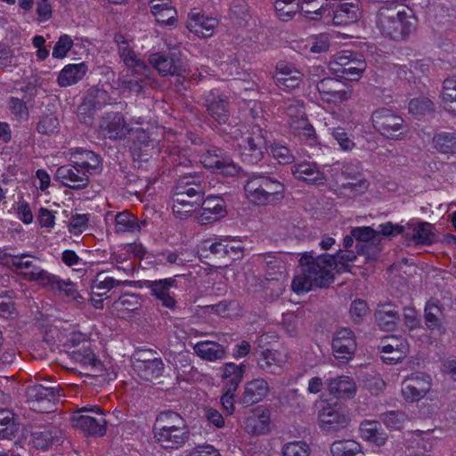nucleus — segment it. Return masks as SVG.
Segmentation results:
<instances>
[{
  "mask_svg": "<svg viewBox=\"0 0 456 456\" xmlns=\"http://www.w3.org/2000/svg\"><path fill=\"white\" fill-rule=\"evenodd\" d=\"M137 370L139 376L142 379L151 381L162 376L164 363L159 357L142 359L138 361Z\"/></svg>",
  "mask_w": 456,
  "mask_h": 456,
  "instance_id": "obj_39",
  "label": "nucleus"
},
{
  "mask_svg": "<svg viewBox=\"0 0 456 456\" xmlns=\"http://www.w3.org/2000/svg\"><path fill=\"white\" fill-rule=\"evenodd\" d=\"M74 42L70 36L62 34L55 43L52 55L55 59H63L67 56L68 53L71 50Z\"/></svg>",
  "mask_w": 456,
  "mask_h": 456,
  "instance_id": "obj_61",
  "label": "nucleus"
},
{
  "mask_svg": "<svg viewBox=\"0 0 456 456\" xmlns=\"http://www.w3.org/2000/svg\"><path fill=\"white\" fill-rule=\"evenodd\" d=\"M59 119L53 115H44L40 118L37 130L41 134L49 135L58 131Z\"/></svg>",
  "mask_w": 456,
  "mask_h": 456,
  "instance_id": "obj_63",
  "label": "nucleus"
},
{
  "mask_svg": "<svg viewBox=\"0 0 456 456\" xmlns=\"http://www.w3.org/2000/svg\"><path fill=\"white\" fill-rule=\"evenodd\" d=\"M330 133L343 151H350L355 147L351 135L341 126L330 128Z\"/></svg>",
  "mask_w": 456,
  "mask_h": 456,
  "instance_id": "obj_59",
  "label": "nucleus"
},
{
  "mask_svg": "<svg viewBox=\"0 0 456 456\" xmlns=\"http://www.w3.org/2000/svg\"><path fill=\"white\" fill-rule=\"evenodd\" d=\"M334 357L340 362L351 360L355 353L356 339L354 333L348 328H342L335 333L332 339Z\"/></svg>",
  "mask_w": 456,
  "mask_h": 456,
  "instance_id": "obj_18",
  "label": "nucleus"
},
{
  "mask_svg": "<svg viewBox=\"0 0 456 456\" xmlns=\"http://www.w3.org/2000/svg\"><path fill=\"white\" fill-rule=\"evenodd\" d=\"M270 152L273 158L276 159L279 164L286 165L292 163L294 160V156L290 150L283 144L273 142L270 146Z\"/></svg>",
  "mask_w": 456,
  "mask_h": 456,
  "instance_id": "obj_62",
  "label": "nucleus"
},
{
  "mask_svg": "<svg viewBox=\"0 0 456 456\" xmlns=\"http://www.w3.org/2000/svg\"><path fill=\"white\" fill-rule=\"evenodd\" d=\"M407 419V415L401 411H388L380 415V419L384 425L394 430H401Z\"/></svg>",
  "mask_w": 456,
  "mask_h": 456,
  "instance_id": "obj_58",
  "label": "nucleus"
},
{
  "mask_svg": "<svg viewBox=\"0 0 456 456\" xmlns=\"http://www.w3.org/2000/svg\"><path fill=\"white\" fill-rule=\"evenodd\" d=\"M42 284L60 292L67 301L77 300L80 297L74 282L69 280H62L60 276L50 273Z\"/></svg>",
  "mask_w": 456,
  "mask_h": 456,
  "instance_id": "obj_33",
  "label": "nucleus"
},
{
  "mask_svg": "<svg viewBox=\"0 0 456 456\" xmlns=\"http://www.w3.org/2000/svg\"><path fill=\"white\" fill-rule=\"evenodd\" d=\"M18 432L13 413L8 410H0V438L12 439Z\"/></svg>",
  "mask_w": 456,
  "mask_h": 456,
  "instance_id": "obj_53",
  "label": "nucleus"
},
{
  "mask_svg": "<svg viewBox=\"0 0 456 456\" xmlns=\"http://www.w3.org/2000/svg\"><path fill=\"white\" fill-rule=\"evenodd\" d=\"M151 11L160 26L175 27L176 25L177 12L172 5L171 0H151Z\"/></svg>",
  "mask_w": 456,
  "mask_h": 456,
  "instance_id": "obj_27",
  "label": "nucleus"
},
{
  "mask_svg": "<svg viewBox=\"0 0 456 456\" xmlns=\"http://www.w3.org/2000/svg\"><path fill=\"white\" fill-rule=\"evenodd\" d=\"M282 109L291 123L300 124L301 119L307 118L305 102L301 99L289 98L283 102Z\"/></svg>",
  "mask_w": 456,
  "mask_h": 456,
  "instance_id": "obj_48",
  "label": "nucleus"
},
{
  "mask_svg": "<svg viewBox=\"0 0 456 456\" xmlns=\"http://www.w3.org/2000/svg\"><path fill=\"white\" fill-rule=\"evenodd\" d=\"M245 369L246 365L244 363H224L221 367V376L224 383V389H230L232 392H236L243 379Z\"/></svg>",
  "mask_w": 456,
  "mask_h": 456,
  "instance_id": "obj_36",
  "label": "nucleus"
},
{
  "mask_svg": "<svg viewBox=\"0 0 456 456\" xmlns=\"http://www.w3.org/2000/svg\"><path fill=\"white\" fill-rule=\"evenodd\" d=\"M229 102L227 97L218 89H212L206 96L208 113L219 124L224 125L221 129L225 140L236 142L240 159L249 165H256L268 150L267 132L258 125L244 126L236 123L226 124L229 118Z\"/></svg>",
  "mask_w": 456,
  "mask_h": 456,
  "instance_id": "obj_1",
  "label": "nucleus"
},
{
  "mask_svg": "<svg viewBox=\"0 0 456 456\" xmlns=\"http://www.w3.org/2000/svg\"><path fill=\"white\" fill-rule=\"evenodd\" d=\"M375 319L379 327L386 331H392L397 326L398 312L390 304L379 305L375 312Z\"/></svg>",
  "mask_w": 456,
  "mask_h": 456,
  "instance_id": "obj_40",
  "label": "nucleus"
},
{
  "mask_svg": "<svg viewBox=\"0 0 456 456\" xmlns=\"http://www.w3.org/2000/svg\"><path fill=\"white\" fill-rule=\"evenodd\" d=\"M271 426V413L268 409L257 407L245 420V430L251 435H265Z\"/></svg>",
  "mask_w": 456,
  "mask_h": 456,
  "instance_id": "obj_26",
  "label": "nucleus"
},
{
  "mask_svg": "<svg viewBox=\"0 0 456 456\" xmlns=\"http://www.w3.org/2000/svg\"><path fill=\"white\" fill-rule=\"evenodd\" d=\"M378 350L384 363L394 365L401 362L409 352V343L402 336H386L381 338Z\"/></svg>",
  "mask_w": 456,
  "mask_h": 456,
  "instance_id": "obj_15",
  "label": "nucleus"
},
{
  "mask_svg": "<svg viewBox=\"0 0 456 456\" xmlns=\"http://www.w3.org/2000/svg\"><path fill=\"white\" fill-rule=\"evenodd\" d=\"M291 128L304 144L314 147L319 143L315 129L308 118L301 119L300 124L291 123Z\"/></svg>",
  "mask_w": 456,
  "mask_h": 456,
  "instance_id": "obj_46",
  "label": "nucleus"
},
{
  "mask_svg": "<svg viewBox=\"0 0 456 456\" xmlns=\"http://www.w3.org/2000/svg\"><path fill=\"white\" fill-rule=\"evenodd\" d=\"M141 297L134 293L122 294L114 303L113 307L120 318H126L127 314L141 308Z\"/></svg>",
  "mask_w": 456,
  "mask_h": 456,
  "instance_id": "obj_44",
  "label": "nucleus"
},
{
  "mask_svg": "<svg viewBox=\"0 0 456 456\" xmlns=\"http://www.w3.org/2000/svg\"><path fill=\"white\" fill-rule=\"evenodd\" d=\"M434 149L440 154L447 156L456 155V132H438L432 139Z\"/></svg>",
  "mask_w": 456,
  "mask_h": 456,
  "instance_id": "obj_38",
  "label": "nucleus"
},
{
  "mask_svg": "<svg viewBox=\"0 0 456 456\" xmlns=\"http://www.w3.org/2000/svg\"><path fill=\"white\" fill-rule=\"evenodd\" d=\"M202 216L208 220H216L227 214L224 200L219 195H208L200 202Z\"/></svg>",
  "mask_w": 456,
  "mask_h": 456,
  "instance_id": "obj_35",
  "label": "nucleus"
},
{
  "mask_svg": "<svg viewBox=\"0 0 456 456\" xmlns=\"http://www.w3.org/2000/svg\"><path fill=\"white\" fill-rule=\"evenodd\" d=\"M302 73L286 62H279L276 66L274 78L281 90L290 91L299 86L302 82Z\"/></svg>",
  "mask_w": 456,
  "mask_h": 456,
  "instance_id": "obj_25",
  "label": "nucleus"
},
{
  "mask_svg": "<svg viewBox=\"0 0 456 456\" xmlns=\"http://www.w3.org/2000/svg\"><path fill=\"white\" fill-rule=\"evenodd\" d=\"M7 107L13 118L17 121H25L28 119L29 111L27 102L24 99H20L15 96H10L7 99Z\"/></svg>",
  "mask_w": 456,
  "mask_h": 456,
  "instance_id": "obj_57",
  "label": "nucleus"
},
{
  "mask_svg": "<svg viewBox=\"0 0 456 456\" xmlns=\"http://www.w3.org/2000/svg\"><path fill=\"white\" fill-rule=\"evenodd\" d=\"M220 69L224 74L232 77L235 80H244L245 73L237 59H233L230 62H222Z\"/></svg>",
  "mask_w": 456,
  "mask_h": 456,
  "instance_id": "obj_64",
  "label": "nucleus"
},
{
  "mask_svg": "<svg viewBox=\"0 0 456 456\" xmlns=\"http://www.w3.org/2000/svg\"><path fill=\"white\" fill-rule=\"evenodd\" d=\"M270 386L263 378L253 379L244 385V391L240 398L241 404L248 407L256 404L268 395Z\"/></svg>",
  "mask_w": 456,
  "mask_h": 456,
  "instance_id": "obj_24",
  "label": "nucleus"
},
{
  "mask_svg": "<svg viewBox=\"0 0 456 456\" xmlns=\"http://www.w3.org/2000/svg\"><path fill=\"white\" fill-rule=\"evenodd\" d=\"M300 7L297 0H275L274 10L279 20L289 21L294 18Z\"/></svg>",
  "mask_w": 456,
  "mask_h": 456,
  "instance_id": "obj_51",
  "label": "nucleus"
},
{
  "mask_svg": "<svg viewBox=\"0 0 456 456\" xmlns=\"http://www.w3.org/2000/svg\"><path fill=\"white\" fill-rule=\"evenodd\" d=\"M282 456H310L311 449L305 441L288 442L282 446Z\"/></svg>",
  "mask_w": 456,
  "mask_h": 456,
  "instance_id": "obj_60",
  "label": "nucleus"
},
{
  "mask_svg": "<svg viewBox=\"0 0 456 456\" xmlns=\"http://www.w3.org/2000/svg\"><path fill=\"white\" fill-rule=\"evenodd\" d=\"M188 428L185 419L176 411H160L153 426V433L166 432L173 428Z\"/></svg>",
  "mask_w": 456,
  "mask_h": 456,
  "instance_id": "obj_37",
  "label": "nucleus"
},
{
  "mask_svg": "<svg viewBox=\"0 0 456 456\" xmlns=\"http://www.w3.org/2000/svg\"><path fill=\"white\" fill-rule=\"evenodd\" d=\"M69 354L73 360L84 365L96 366L99 362L91 348V343L82 345L81 347L71 350Z\"/></svg>",
  "mask_w": 456,
  "mask_h": 456,
  "instance_id": "obj_55",
  "label": "nucleus"
},
{
  "mask_svg": "<svg viewBox=\"0 0 456 456\" xmlns=\"http://www.w3.org/2000/svg\"><path fill=\"white\" fill-rule=\"evenodd\" d=\"M432 379L423 372L412 373L402 384V395L408 402H419L429 392Z\"/></svg>",
  "mask_w": 456,
  "mask_h": 456,
  "instance_id": "obj_16",
  "label": "nucleus"
},
{
  "mask_svg": "<svg viewBox=\"0 0 456 456\" xmlns=\"http://www.w3.org/2000/svg\"><path fill=\"white\" fill-rule=\"evenodd\" d=\"M329 69L336 77L347 81H357L366 69L362 54L344 50L337 53L329 63Z\"/></svg>",
  "mask_w": 456,
  "mask_h": 456,
  "instance_id": "obj_8",
  "label": "nucleus"
},
{
  "mask_svg": "<svg viewBox=\"0 0 456 456\" xmlns=\"http://www.w3.org/2000/svg\"><path fill=\"white\" fill-rule=\"evenodd\" d=\"M69 161L74 163L80 171L89 177L102 171V159L94 151L81 147L69 151Z\"/></svg>",
  "mask_w": 456,
  "mask_h": 456,
  "instance_id": "obj_17",
  "label": "nucleus"
},
{
  "mask_svg": "<svg viewBox=\"0 0 456 456\" xmlns=\"http://www.w3.org/2000/svg\"><path fill=\"white\" fill-rule=\"evenodd\" d=\"M291 172L297 180L310 184H322L326 181L324 174L314 162H301L292 167Z\"/></svg>",
  "mask_w": 456,
  "mask_h": 456,
  "instance_id": "obj_28",
  "label": "nucleus"
},
{
  "mask_svg": "<svg viewBox=\"0 0 456 456\" xmlns=\"http://www.w3.org/2000/svg\"><path fill=\"white\" fill-rule=\"evenodd\" d=\"M317 91L322 102L329 104H339L350 98L351 93L345 89L340 79L324 77L316 85Z\"/></svg>",
  "mask_w": 456,
  "mask_h": 456,
  "instance_id": "obj_19",
  "label": "nucleus"
},
{
  "mask_svg": "<svg viewBox=\"0 0 456 456\" xmlns=\"http://www.w3.org/2000/svg\"><path fill=\"white\" fill-rule=\"evenodd\" d=\"M121 282V281L116 280L111 276L106 275L105 273L101 272L98 273L92 281L91 289L93 293H95L94 290L102 291L98 293L99 296H102L107 294L113 288L119 286Z\"/></svg>",
  "mask_w": 456,
  "mask_h": 456,
  "instance_id": "obj_54",
  "label": "nucleus"
},
{
  "mask_svg": "<svg viewBox=\"0 0 456 456\" xmlns=\"http://www.w3.org/2000/svg\"><path fill=\"white\" fill-rule=\"evenodd\" d=\"M257 364L263 370L275 374L281 370L283 360L281 354L273 349H265L257 358Z\"/></svg>",
  "mask_w": 456,
  "mask_h": 456,
  "instance_id": "obj_42",
  "label": "nucleus"
},
{
  "mask_svg": "<svg viewBox=\"0 0 456 456\" xmlns=\"http://www.w3.org/2000/svg\"><path fill=\"white\" fill-rule=\"evenodd\" d=\"M32 256L28 254L13 255L4 254L6 263L16 272L28 281H45L48 272L37 266L34 260L29 259Z\"/></svg>",
  "mask_w": 456,
  "mask_h": 456,
  "instance_id": "obj_13",
  "label": "nucleus"
},
{
  "mask_svg": "<svg viewBox=\"0 0 456 456\" xmlns=\"http://www.w3.org/2000/svg\"><path fill=\"white\" fill-rule=\"evenodd\" d=\"M183 135L169 129L163 135L159 143V153L167 165L174 167H190L198 160L204 167L216 173L234 176L240 173V167L233 162L230 155L224 150L208 146L201 151L182 145Z\"/></svg>",
  "mask_w": 456,
  "mask_h": 456,
  "instance_id": "obj_2",
  "label": "nucleus"
},
{
  "mask_svg": "<svg viewBox=\"0 0 456 456\" xmlns=\"http://www.w3.org/2000/svg\"><path fill=\"white\" fill-rule=\"evenodd\" d=\"M218 25L215 17L205 15L200 12L191 11L189 13L187 28L200 37H210Z\"/></svg>",
  "mask_w": 456,
  "mask_h": 456,
  "instance_id": "obj_23",
  "label": "nucleus"
},
{
  "mask_svg": "<svg viewBox=\"0 0 456 456\" xmlns=\"http://www.w3.org/2000/svg\"><path fill=\"white\" fill-rule=\"evenodd\" d=\"M100 129L110 139H123L131 131L120 112H105L100 121Z\"/></svg>",
  "mask_w": 456,
  "mask_h": 456,
  "instance_id": "obj_21",
  "label": "nucleus"
},
{
  "mask_svg": "<svg viewBox=\"0 0 456 456\" xmlns=\"http://www.w3.org/2000/svg\"><path fill=\"white\" fill-rule=\"evenodd\" d=\"M150 64L159 75L175 76L179 82L202 80L203 75L198 69L192 70L187 68L180 57L171 53H154L149 58Z\"/></svg>",
  "mask_w": 456,
  "mask_h": 456,
  "instance_id": "obj_7",
  "label": "nucleus"
},
{
  "mask_svg": "<svg viewBox=\"0 0 456 456\" xmlns=\"http://www.w3.org/2000/svg\"><path fill=\"white\" fill-rule=\"evenodd\" d=\"M351 233L357 241L355 245L356 253L364 256L368 259H374L371 255L373 248L368 243L376 238L378 232L370 226H360L353 228Z\"/></svg>",
  "mask_w": 456,
  "mask_h": 456,
  "instance_id": "obj_30",
  "label": "nucleus"
},
{
  "mask_svg": "<svg viewBox=\"0 0 456 456\" xmlns=\"http://www.w3.org/2000/svg\"><path fill=\"white\" fill-rule=\"evenodd\" d=\"M54 179L65 187L81 190L89 184V177L72 162L59 167L54 174Z\"/></svg>",
  "mask_w": 456,
  "mask_h": 456,
  "instance_id": "obj_20",
  "label": "nucleus"
},
{
  "mask_svg": "<svg viewBox=\"0 0 456 456\" xmlns=\"http://www.w3.org/2000/svg\"><path fill=\"white\" fill-rule=\"evenodd\" d=\"M194 350L198 356L210 362L221 360L225 355L224 346L212 341L199 342L195 345Z\"/></svg>",
  "mask_w": 456,
  "mask_h": 456,
  "instance_id": "obj_45",
  "label": "nucleus"
},
{
  "mask_svg": "<svg viewBox=\"0 0 456 456\" xmlns=\"http://www.w3.org/2000/svg\"><path fill=\"white\" fill-rule=\"evenodd\" d=\"M412 238L416 244L429 246L434 242L433 225L420 222L413 228Z\"/></svg>",
  "mask_w": 456,
  "mask_h": 456,
  "instance_id": "obj_56",
  "label": "nucleus"
},
{
  "mask_svg": "<svg viewBox=\"0 0 456 456\" xmlns=\"http://www.w3.org/2000/svg\"><path fill=\"white\" fill-rule=\"evenodd\" d=\"M319 409V426L325 431H338L346 427L348 418L343 412L341 405L336 401L330 403L321 401L317 405Z\"/></svg>",
  "mask_w": 456,
  "mask_h": 456,
  "instance_id": "obj_12",
  "label": "nucleus"
},
{
  "mask_svg": "<svg viewBox=\"0 0 456 456\" xmlns=\"http://www.w3.org/2000/svg\"><path fill=\"white\" fill-rule=\"evenodd\" d=\"M356 259L352 250H339L334 255H315L314 251L304 252L299 259L301 273L292 281V289L297 294L308 292L314 288H327L334 281L330 269L338 272L349 271V264Z\"/></svg>",
  "mask_w": 456,
  "mask_h": 456,
  "instance_id": "obj_3",
  "label": "nucleus"
},
{
  "mask_svg": "<svg viewBox=\"0 0 456 456\" xmlns=\"http://www.w3.org/2000/svg\"><path fill=\"white\" fill-rule=\"evenodd\" d=\"M442 314V308L438 301L428 300L424 309V320L428 330H439L443 325L438 315Z\"/></svg>",
  "mask_w": 456,
  "mask_h": 456,
  "instance_id": "obj_49",
  "label": "nucleus"
},
{
  "mask_svg": "<svg viewBox=\"0 0 456 456\" xmlns=\"http://www.w3.org/2000/svg\"><path fill=\"white\" fill-rule=\"evenodd\" d=\"M188 428H173L166 432H156V441L164 448L177 449L183 446L189 439Z\"/></svg>",
  "mask_w": 456,
  "mask_h": 456,
  "instance_id": "obj_32",
  "label": "nucleus"
},
{
  "mask_svg": "<svg viewBox=\"0 0 456 456\" xmlns=\"http://www.w3.org/2000/svg\"><path fill=\"white\" fill-rule=\"evenodd\" d=\"M284 184L274 176L252 173L245 182L247 200L256 206L276 205L284 198Z\"/></svg>",
  "mask_w": 456,
  "mask_h": 456,
  "instance_id": "obj_6",
  "label": "nucleus"
},
{
  "mask_svg": "<svg viewBox=\"0 0 456 456\" xmlns=\"http://www.w3.org/2000/svg\"><path fill=\"white\" fill-rule=\"evenodd\" d=\"M118 54L131 72H137L145 75L148 71V66L143 61L139 59L134 51L130 47L129 43L118 49Z\"/></svg>",
  "mask_w": 456,
  "mask_h": 456,
  "instance_id": "obj_43",
  "label": "nucleus"
},
{
  "mask_svg": "<svg viewBox=\"0 0 456 456\" xmlns=\"http://www.w3.org/2000/svg\"><path fill=\"white\" fill-rule=\"evenodd\" d=\"M374 129L382 136L391 140H402L407 132L404 119L394 110L379 108L371 114Z\"/></svg>",
  "mask_w": 456,
  "mask_h": 456,
  "instance_id": "obj_9",
  "label": "nucleus"
},
{
  "mask_svg": "<svg viewBox=\"0 0 456 456\" xmlns=\"http://www.w3.org/2000/svg\"><path fill=\"white\" fill-rule=\"evenodd\" d=\"M26 395L33 411L50 412L53 411L54 402L58 400L59 389L55 387L36 384L27 388Z\"/></svg>",
  "mask_w": 456,
  "mask_h": 456,
  "instance_id": "obj_14",
  "label": "nucleus"
},
{
  "mask_svg": "<svg viewBox=\"0 0 456 456\" xmlns=\"http://www.w3.org/2000/svg\"><path fill=\"white\" fill-rule=\"evenodd\" d=\"M398 0H388L383 3L376 15V26L380 34L392 40L406 39L415 29V22L411 10H398Z\"/></svg>",
  "mask_w": 456,
  "mask_h": 456,
  "instance_id": "obj_5",
  "label": "nucleus"
},
{
  "mask_svg": "<svg viewBox=\"0 0 456 456\" xmlns=\"http://www.w3.org/2000/svg\"><path fill=\"white\" fill-rule=\"evenodd\" d=\"M361 437L376 446H382L387 440L386 432L381 428L379 422L376 420H363L360 424Z\"/></svg>",
  "mask_w": 456,
  "mask_h": 456,
  "instance_id": "obj_34",
  "label": "nucleus"
},
{
  "mask_svg": "<svg viewBox=\"0 0 456 456\" xmlns=\"http://www.w3.org/2000/svg\"><path fill=\"white\" fill-rule=\"evenodd\" d=\"M176 287V281L174 278H164L147 281V288L151 294L158 299L163 307L174 310L177 302L170 289Z\"/></svg>",
  "mask_w": 456,
  "mask_h": 456,
  "instance_id": "obj_22",
  "label": "nucleus"
},
{
  "mask_svg": "<svg viewBox=\"0 0 456 456\" xmlns=\"http://www.w3.org/2000/svg\"><path fill=\"white\" fill-rule=\"evenodd\" d=\"M409 112L418 119H421L434 111V102L427 97H417L410 101Z\"/></svg>",
  "mask_w": 456,
  "mask_h": 456,
  "instance_id": "obj_52",
  "label": "nucleus"
},
{
  "mask_svg": "<svg viewBox=\"0 0 456 456\" xmlns=\"http://www.w3.org/2000/svg\"><path fill=\"white\" fill-rule=\"evenodd\" d=\"M88 71L85 61L65 65L57 77V83L61 87H68L81 81Z\"/></svg>",
  "mask_w": 456,
  "mask_h": 456,
  "instance_id": "obj_29",
  "label": "nucleus"
},
{
  "mask_svg": "<svg viewBox=\"0 0 456 456\" xmlns=\"http://www.w3.org/2000/svg\"><path fill=\"white\" fill-rule=\"evenodd\" d=\"M428 71V65L425 64L423 61L417 60L415 61L411 62L410 69H407L406 65H401L397 69V76L400 79L405 80L409 83H415L416 75L421 74L426 75Z\"/></svg>",
  "mask_w": 456,
  "mask_h": 456,
  "instance_id": "obj_50",
  "label": "nucleus"
},
{
  "mask_svg": "<svg viewBox=\"0 0 456 456\" xmlns=\"http://www.w3.org/2000/svg\"><path fill=\"white\" fill-rule=\"evenodd\" d=\"M332 8H328V4H322L321 6L315 10H305V13H313L314 20H319L322 17L332 16V20L335 25L346 26L355 22L359 19L360 9L358 4L354 1L335 0Z\"/></svg>",
  "mask_w": 456,
  "mask_h": 456,
  "instance_id": "obj_10",
  "label": "nucleus"
},
{
  "mask_svg": "<svg viewBox=\"0 0 456 456\" xmlns=\"http://www.w3.org/2000/svg\"><path fill=\"white\" fill-rule=\"evenodd\" d=\"M328 390L336 398H353L356 394V385L353 378L346 375L328 380Z\"/></svg>",
  "mask_w": 456,
  "mask_h": 456,
  "instance_id": "obj_31",
  "label": "nucleus"
},
{
  "mask_svg": "<svg viewBox=\"0 0 456 456\" xmlns=\"http://www.w3.org/2000/svg\"><path fill=\"white\" fill-rule=\"evenodd\" d=\"M330 451L332 456H365L362 445L354 439L335 440Z\"/></svg>",
  "mask_w": 456,
  "mask_h": 456,
  "instance_id": "obj_41",
  "label": "nucleus"
},
{
  "mask_svg": "<svg viewBox=\"0 0 456 456\" xmlns=\"http://www.w3.org/2000/svg\"><path fill=\"white\" fill-rule=\"evenodd\" d=\"M208 182L199 173L185 174L180 177L172 189V209L174 216L185 220L200 206L205 197Z\"/></svg>",
  "mask_w": 456,
  "mask_h": 456,
  "instance_id": "obj_4",
  "label": "nucleus"
},
{
  "mask_svg": "<svg viewBox=\"0 0 456 456\" xmlns=\"http://www.w3.org/2000/svg\"><path fill=\"white\" fill-rule=\"evenodd\" d=\"M141 226L135 216L128 211L118 212L115 216V232L117 233H135L140 232Z\"/></svg>",
  "mask_w": 456,
  "mask_h": 456,
  "instance_id": "obj_47",
  "label": "nucleus"
},
{
  "mask_svg": "<svg viewBox=\"0 0 456 456\" xmlns=\"http://www.w3.org/2000/svg\"><path fill=\"white\" fill-rule=\"evenodd\" d=\"M78 415L72 418L73 426L87 436H103L107 431V420L103 410L98 405L83 407Z\"/></svg>",
  "mask_w": 456,
  "mask_h": 456,
  "instance_id": "obj_11",
  "label": "nucleus"
}]
</instances>
